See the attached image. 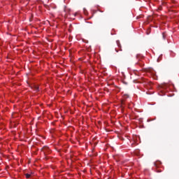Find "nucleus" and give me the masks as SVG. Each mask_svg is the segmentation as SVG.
Wrapping results in <instances>:
<instances>
[{"label": "nucleus", "instance_id": "nucleus-6", "mask_svg": "<svg viewBox=\"0 0 179 179\" xmlns=\"http://www.w3.org/2000/svg\"><path fill=\"white\" fill-rule=\"evenodd\" d=\"M127 103H125V100H122L121 102V107L124 108V106L126 105Z\"/></svg>", "mask_w": 179, "mask_h": 179}, {"label": "nucleus", "instance_id": "nucleus-8", "mask_svg": "<svg viewBox=\"0 0 179 179\" xmlns=\"http://www.w3.org/2000/svg\"><path fill=\"white\" fill-rule=\"evenodd\" d=\"M129 95H124V99H129Z\"/></svg>", "mask_w": 179, "mask_h": 179}, {"label": "nucleus", "instance_id": "nucleus-4", "mask_svg": "<svg viewBox=\"0 0 179 179\" xmlns=\"http://www.w3.org/2000/svg\"><path fill=\"white\" fill-rule=\"evenodd\" d=\"M31 174H34V173L31 172V174L25 173L24 176H25L26 178H30V177H31Z\"/></svg>", "mask_w": 179, "mask_h": 179}, {"label": "nucleus", "instance_id": "nucleus-3", "mask_svg": "<svg viewBox=\"0 0 179 179\" xmlns=\"http://www.w3.org/2000/svg\"><path fill=\"white\" fill-rule=\"evenodd\" d=\"M116 44H117V47H118L119 48H120V51H122V49H121V43H120V41H116Z\"/></svg>", "mask_w": 179, "mask_h": 179}, {"label": "nucleus", "instance_id": "nucleus-1", "mask_svg": "<svg viewBox=\"0 0 179 179\" xmlns=\"http://www.w3.org/2000/svg\"><path fill=\"white\" fill-rule=\"evenodd\" d=\"M154 166L155 167V171L156 173H162V171H163V170H162V167H163V166L162 165V162L160 161H157L154 163Z\"/></svg>", "mask_w": 179, "mask_h": 179}, {"label": "nucleus", "instance_id": "nucleus-9", "mask_svg": "<svg viewBox=\"0 0 179 179\" xmlns=\"http://www.w3.org/2000/svg\"><path fill=\"white\" fill-rule=\"evenodd\" d=\"M116 52H118V50L115 49Z\"/></svg>", "mask_w": 179, "mask_h": 179}, {"label": "nucleus", "instance_id": "nucleus-5", "mask_svg": "<svg viewBox=\"0 0 179 179\" xmlns=\"http://www.w3.org/2000/svg\"><path fill=\"white\" fill-rule=\"evenodd\" d=\"M34 89L35 92H39V90H40V88L37 85H34Z\"/></svg>", "mask_w": 179, "mask_h": 179}, {"label": "nucleus", "instance_id": "nucleus-10", "mask_svg": "<svg viewBox=\"0 0 179 179\" xmlns=\"http://www.w3.org/2000/svg\"><path fill=\"white\" fill-rule=\"evenodd\" d=\"M166 87H167V86H169V85H166Z\"/></svg>", "mask_w": 179, "mask_h": 179}, {"label": "nucleus", "instance_id": "nucleus-2", "mask_svg": "<svg viewBox=\"0 0 179 179\" xmlns=\"http://www.w3.org/2000/svg\"><path fill=\"white\" fill-rule=\"evenodd\" d=\"M48 150H50V148H48V147L45 146L42 148V152H43L44 153H45V152H48Z\"/></svg>", "mask_w": 179, "mask_h": 179}, {"label": "nucleus", "instance_id": "nucleus-7", "mask_svg": "<svg viewBox=\"0 0 179 179\" xmlns=\"http://www.w3.org/2000/svg\"><path fill=\"white\" fill-rule=\"evenodd\" d=\"M162 38L164 40H166V34L165 33L162 34Z\"/></svg>", "mask_w": 179, "mask_h": 179}]
</instances>
